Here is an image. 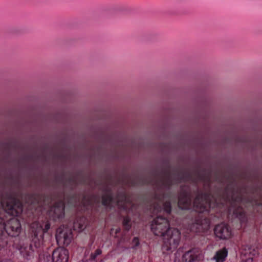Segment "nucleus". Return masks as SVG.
<instances>
[{"instance_id":"1","label":"nucleus","mask_w":262,"mask_h":262,"mask_svg":"<svg viewBox=\"0 0 262 262\" xmlns=\"http://www.w3.org/2000/svg\"><path fill=\"white\" fill-rule=\"evenodd\" d=\"M212 170L210 168H198L193 172L176 168L170 171V166L167 163L165 167L155 169L151 177L145 182L153 186L155 190V198L159 203L155 206V210L163 208L169 214L171 206L169 200H165L168 194L165 193L170 187L181 182H190L194 187V194L188 186L181 187V192L178 198V205L182 209L187 210L193 206L194 210L199 213L192 225V229L196 232H207L210 228V220L202 213H208L210 208V194L200 190L198 183L202 182L208 187L211 182Z\"/></svg>"},{"instance_id":"2","label":"nucleus","mask_w":262,"mask_h":262,"mask_svg":"<svg viewBox=\"0 0 262 262\" xmlns=\"http://www.w3.org/2000/svg\"><path fill=\"white\" fill-rule=\"evenodd\" d=\"M223 198L225 203L229 204L230 211H233L234 215L244 221L245 213L240 205L245 201L246 198L242 194L241 190L234 181H230L227 185Z\"/></svg>"},{"instance_id":"3","label":"nucleus","mask_w":262,"mask_h":262,"mask_svg":"<svg viewBox=\"0 0 262 262\" xmlns=\"http://www.w3.org/2000/svg\"><path fill=\"white\" fill-rule=\"evenodd\" d=\"M104 194L102 197V204L103 206L112 208L113 205L125 208V203L128 202L126 193L122 191H118L116 197H114L111 188L107 186L104 189Z\"/></svg>"},{"instance_id":"4","label":"nucleus","mask_w":262,"mask_h":262,"mask_svg":"<svg viewBox=\"0 0 262 262\" xmlns=\"http://www.w3.org/2000/svg\"><path fill=\"white\" fill-rule=\"evenodd\" d=\"M180 234L179 230L176 228H171L167 231L163 236L162 250L163 253L169 254L177 249L180 241Z\"/></svg>"},{"instance_id":"5","label":"nucleus","mask_w":262,"mask_h":262,"mask_svg":"<svg viewBox=\"0 0 262 262\" xmlns=\"http://www.w3.org/2000/svg\"><path fill=\"white\" fill-rule=\"evenodd\" d=\"M21 229V225L18 219L12 218L5 223L3 219L0 217V235H3L6 232L11 236L15 237L19 234Z\"/></svg>"},{"instance_id":"6","label":"nucleus","mask_w":262,"mask_h":262,"mask_svg":"<svg viewBox=\"0 0 262 262\" xmlns=\"http://www.w3.org/2000/svg\"><path fill=\"white\" fill-rule=\"evenodd\" d=\"M170 229L167 219L161 216L154 219L151 224V230L156 236H163Z\"/></svg>"},{"instance_id":"7","label":"nucleus","mask_w":262,"mask_h":262,"mask_svg":"<svg viewBox=\"0 0 262 262\" xmlns=\"http://www.w3.org/2000/svg\"><path fill=\"white\" fill-rule=\"evenodd\" d=\"M2 204L3 206L6 205V209L8 210V213L12 215H17L22 211L21 204L11 195H10L7 201L6 202L3 201Z\"/></svg>"},{"instance_id":"8","label":"nucleus","mask_w":262,"mask_h":262,"mask_svg":"<svg viewBox=\"0 0 262 262\" xmlns=\"http://www.w3.org/2000/svg\"><path fill=\"white\" fill-rule=\"evenodd\" d=\"M50 217L55 222H61L64 217V204L62 201L55 203L49 210Z\"/></svg>"},{"instance_id":"9","label":"nucleus","mask_w":262,"mask_h":262,"mask_svg":"<svg viewBox=\"0 0 262 262\" xmlns=\"http://www.w3.org/2000/svg\"><path fill=\"white\" fill-rule=\"evenodd\" d=\"M202 254L198 248H192L186 252L182 256L183 262H201Z\"/></svg>"},{"instance_id":"10","label":"nucleus","mask_w":262,"mask_h":262,"mask_svg":"<svg viewBox=\"0 0 262 262\" xmlns=\"http://www.w3.org/2000/svg\"><path fill=\"white\" fill-rule=\"evenodd\" d=\"M214 232L215 236L220 239H228L231 235L230 227L225 223H221L215 226Z\"/></svg>"},{"instance_id":"11","label":"nucleus","mask_w":262,"mask_h":262,"mask_svg":"<svg viewBox=\"0 0 262 262\" xmlns=\"http://www.w3.org/2000/svg\"><path fill=\"white\" fill-rule=\"evenodd\" d=\"M54 262H67L69 259L68 250L62 247L51 251Z\"/></svg>"},{"instance_id":"12","label":"nucleus","mask_w":262,"mask_h":262,"mask_svg":"<svg viewBox=\"0 0 262 262\" xmlns=\"http://www.w3.org/2000/svg\"><path fill=\"white\" fill-rule=\"evenodd\" d=\"M228 255V251L226 248L217 251L213 257L216 262H224Z\"/></svg>"},{"instance_id":"13","label":"nucleus","mask_w":262,"mask_h":262,"mask_svg":"<svg viewBox=\"0 0 262 262\" xmlns=\"http://www.w3.org/2000/svg\"><path fill=\"white\" fill-rule=\"evenodd\" d=\"M39 262H54L52 253L43 251L39 256Z\"/></svg>"},{"instance_id":"14","label":"nucleus","mask_w":262,"mask_h":262,"mask_svg":"<svg viewBox=\"0 0 262 262\" xmlns=\"http://www.w3.org/2000/svg\"><path fill=\"white\" fill-rule=\"evenodd\" d=\"M57 232L58 233V236L64 239V242L69 243L70 241V238L71 237V233L70 232L69 234H68L67 231H64V230H62L61 228H59Z\"/></svg>"},{"instance_id":"15","label":"nucleus","mask_w":262,"mask_h":262,"mask_svg":"<svg viewBox=\"0 0 262 262\" xmlns=\"http://www.w3.org/2000/svg\"><path fill=\"white\" fill-rule=\"evenodd\" d=\"M247 202L253 206V207H260L262 208V196L260 198V200L259 201L256 198H247Z\"/></svg>"},{"instance_id":"16","label":"nucleus","mask_w":262,"mask_h":262,"mask_svg":"<svg viewBox=\"0 0 262 262\" xmlns=\"http://www.w3.org/2000/svg\"><path fill=\"white\" fill-rule=\"evenodd\" d=\"M122 225L125 231H128L132 227L131 219L128 216H124Z\"/></svg>"},{"instance_id":"17","label":"nucleus","mask_w":262,"mask_h":262,"mask_svg":"<svg viewBox=\"0 0 262 262\" xmlns=\"http://www.w3.org/2000/svg\"><path fill=\"white\" fill-rule=\"evenodd\" d=\"M34 198L37 204L41 205L46 203L45 200L47 196L43 194H37L34 195Z\"/></svg>"},{"instance_id":"18","label":"nucleus","mask_w":262,"mask_h":262,"mask_svg":"<svg viewBox=\"0 0 262 262\" xmlns=\"http://www.w3.org/2000/svg\"><path fill=\"white\" fill-rule=\"evenodd\" d=\"M83 219H80L76 220L73 223V228L75 230H82L84 229V227L83 224L82 223Z\"/></svg>"},{"instance_id":"19","label":"nucleus","mask_w":262,"mask_h":262,"mask_svg":"<svg viewBox=\"0 0 262 262\" xmlns=\"http://www.w3.org/2000/svg\"><path fill=\"white\" fill-rule=\"evenodd\" d=\"M67 183H69L72 186L76 185L77 183V178L75 176L71 175L67 180Z\"/></svg>"},{"instance_id":"20","label":"nucleus","mask_w":262,"mask_h":262,"mask_svg":"<svg viewBox=\"0 0 262 262\" xmlns=\"http://www.w3.org/2000/svg\"><path fill=\"white\" fill-rule=\"evenodd\" d=\"M101 250L99 249H97L94 253H92L91 255V259L95 260L97 256L101 253Z\"/></svg>"},{"instance_id":"21","label":"nucleus","mask_w":262,"mask_h":262,"mask_svg":"<svg viewBox=\"0 0 262 262\" xmlns=\"http://www.w3.org/2000/svg\"><path fill=\"white\" fill-rule=\"evenodd\" d=\"M132 244H133V248H135L138 247L140 244L139 238L137 237H134L132 241Z\"/></svg>"},{"instance_id":"22","label":"nucleus","mask_w":262,"mask_h":262,"mask_svg":"<svg viewBox=\"0 0 262 262\" xmlns=\"http://www.w3.org/2000/svg\"><path fill=\"white\" fill-rule=\"evenodd\" d=\"M249 253L253 256L256 255L258 254L257 251L255 249H253L252 251H251L250 249Z\"/></svg>"},{"instance_id":"23","label":"nucleus","mask_w":262,"mask_h":262,"mask_svg":"<svg viewBox=\"0 0 262 262\" xmlns=\"http://www.w3.org/2000/svg\"><path fill=\"white\" fill-rule=\"evenodd\" d=\"M50 227V225L49 224H46L45 226V228L43 229V232H47Z\"/></svg>"},{"instance_id":"24","label":"nucleus","mask_w":262,"mask_h":262,"mask_svg":"<svg viewBox=\"0 0 262 262\" xmlns=\"http://www.w3.org/2000/svg\"><path fill=\"white\" fill-rule=\"evenodd\" d=\"M61 179L62 183H65V182H64L65 178H64V176H63V175H62V176H61Z\"/></svg>"},{"instance_id":"25","label":"nucleus","mask_w":262,"mask_h":262,"mask_svg":"<svg viewBox=\"0 0 262 262\" xmlns=\"http://www.w3.org/2000/svg\"><path fill=\"white\" fill-rule=\"evenodd\" d=\"M85 198H86V196H85V195H83V196H82V199H83V200H85Z\"/></svg>"},{"instance_id":"26","label":"nucleus","mask_w":262,"mask_h":262,"mask_svg":"<svg viewBox=\"0 0 262 262\" xmlns=\"http://www.w3.org/2000/svg\"><path fill=\"white\" fill-rule=\"evenodd\" d=\"M40 238H42V234L40 235Z\"/></svg>"},{"instance_id":"27","label":"nucleus","mask_w":262,"mask_h":262,"mask_svg":"<svg viewBox=\"0 0 262 262\" xmlns=\"http://www.w3.org/2000/svg\"><path fill=\"white\" fill-rule=\"evenodd\" d=\"M75 199H77V196L76 195L75 196Z\"/></svg>"}]
</instances>
